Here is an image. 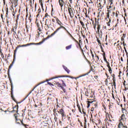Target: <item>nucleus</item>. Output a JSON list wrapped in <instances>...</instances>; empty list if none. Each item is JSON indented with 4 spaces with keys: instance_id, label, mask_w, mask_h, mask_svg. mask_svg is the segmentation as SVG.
I'll use <instances>...</instances> for the list:
<instances>
[{
    "instance_id": "obj_1",
    "label": "nucleus",
    "mask_w": 128,
    "mask_h": 128,
    "mask_svg": "<svg viewBox=\"0 0 128 128\" xmlns=\"http://www.w3.org/2000/svg\"><path fill=\"white\" fill-rule=\"evenodd\" d=\"M59 78H74V77L70 76H64V75H62V76H54L49 79H46V80L44 81H42L38 83L37 85H36L34 88L29 92L28 94L27 95V96H28L34 90V88H36L37 86H38L40 84H44V82H49V80H55L54 82H53V84H57L58 88H60L66 94V96H68V92H66V90L64 88V86H66V83H64V80H60L58 79Z\"/></svg>"
},
{
    "instance_id": "obj_2",
    "label": "nucleus",
    "mask_w": 128,
    "mask_h": 128,
    "mask_svg": "<svg viewBox=\"0 0 128 128\" xmlns=\"http://www.w3.org/2000/svg\"><path fill=\"white\" fill-rule=\"evenodd\" d=\"M52 35H48L46 38H44L42 41L38 43H30L26 44L18 45L17 47H16V50H14V60L12 63L9 66V70H10L12 68V66H14V60H16V54L18 48H24V46H32V44H36V46H38V44H44L45 40H48V38H52Z\"/></svg>"
},
{
    "instance_id": "obj_3",
    "label": "nucleus",
    "mask_w": 128,
    "mask_h": 128,
    "mask_svg": "<svg viewBox=\"0 0 128 128\" xmlns=\"http://www.w3.org/2000/svg\"><path fill=\"white\" fill-rule=\"evenodd\" d=\"M54 18H56V23L58 24V26H60V27L56 29V30L51 34V36H54V34H56V32H58L62 28L63 30H65V32H66L68 34V36H70V38H74V37H72V34H70V33L68 32V30L64 26H62V24H60V20L56 16H55L54 17Z\"/></svg>"
},
{
    "instance_id": "obj_4",
    "label": "nucleus",
    "mask_w": 128,
    "mask_h": 128,
    "mask_svg": "<svg viewBox=\"0 0 128 128\" xmlns=\"http://www.w3.org/2000/svg\"><path fill=\"white\" fill-rule=\"evenodd\" d=\"M126 114H122L121 116H120L119 118V124H118V126H122L124 124H126Z\"/></svg>"
},
{
    "instance_id": "obj_5",
    "label": "nucleus",
    "mask_w": 128,
    "mask_h": 128,
    "mask_svg": "<svg viewBox=\"0 0 128 128\" xmlns=\"http://www.w3.org/2000/svg\"><path fill=\"white\" fill-rule=\"evenodd\" d=\"M10 80L11 84V98L13 100H14V102H16V98H14V85L12 84V80L10 79Z\"/></svg>"
},
{
    "instance_id": "obj_6",
    "label": "nucleus",
    "mask_w": 128,
    "mask_h": 128,
    "mask_svg": "<svg viewBox=\"0 0 128 128\" xmlns=\"http://www.w3.org/2000/svg\"><path fill=\"white\" fill-rule=\"evenodd\" d=\"M14 116L16 118V124H20V122H21V124H22V126H24L26 124H24V121L18 118V114H14ZM18 120H20V122H18Z\"/></svg>"
},
{
    "instance_id": "obj_7",
    "label": "nucleus",
    "mask_w": 128,
    "mask_h": 128,
    "mask_svg": "<svg viewBox=\"0 0 128 128\" xmlns=\"http://www.w3.org/2000/svg\"><path fill=\"white\" fill-rule=\"evenodd\" d=\"M58 112L60 114H61L62 120H64V118L66 116V112H64V110L63 108L60 109V110H58Z\"/></svg>"
},
{
    "instance_id": "obj_8",
    "label": "nucleus",
    "mask_w": 128,
    "mask_h": 128,
    "mask_svg": "<svg viewBox=\"0 0 128 128\" xmlns=\"http://www.w3.org/2000/svg\"><path fill=\"white\" fill-rule=\"evenodd\" d=\"M16 30H18V22H16V24H15L14 26L12 27V28L11 30V32H13L16 34Z\"/></svg>"
},
{
    "instance_id": "obj_9",
    "label": "nucleus",
    "mask_w": 128,
    "mask_h": 128,
    "mask_svg": "<svg viewBox=\"0 0 128 128\" xmlns=\"http://www.w3.org/2000/svg\"><path fill=\"white\" fill-rule=\"evenodd\" d=\"M72 38L73 40H75L76 42V44H78L81 50V52H83V50L82 48V46H80V43H82V40H80V38H82L80 37L79 38V42H78V40H76V39H74V36H72Z\"/></svg>"
},
{
    "instance_id": "obj_10",
    "label": "nucleus",
    "mask_w": 128,
    "mask_h": 128,
    "mask_svg": "<svg viewBox=\"0 0 128 128\" xmlns=\"http://www.w3.org/2000/svg\"><path fill=\"white\" fill-rule=\"evenodd\" d=\"M68 12L70 18H72L74 16V9L68 7Z\"/></svg>"
},
{
    "instance_id": "obj_11",
    "label": "nucleus",
    "mask_w": 128,
    "mask_h": 128,
    "mask_svg": "<svg viewBox=\"0 0 128 128\" xmlns=\"http://www.w3.org/2000/svg\"><path fill=\"white\" fill-rule=\"evenodd\" d=\"M48 100H50V102L54 100V96L52 94H50L48 98Z\"/></svg>"
},
{
    "instance_id": "obj_12",
    "label": "nucleus",
    "mask_w": 128,
    "mask_h": 128,
    "mask_svg": "<svg viewBox=\"0 0 128 128\" xmlns=\"http://www.w3.org/2000/svg\"><path fill=\"white\" fill-rule=\"evenodd\" d=\"M91 72H94V69L92 68V67L90 68V70L88 72H87L84 74L80 76H79V78H82V76H88V74L90 73Z\"/></svg>"
},
{
    "instance_id": "obj_13",
    "label": "nucleus",
    "mask_w": 128,
    "mask_h": 128,
    "mask_svg": "<svg viewBox=\"0 0 128 128\" xmlns=\"http://www.w3.org/2000/svg\"><path fill=\"white\" fill-rule=\"evenodd\" d=\"M58 2L61 8H62V6H64V0H58Z\"/></svg>"
},
{
    "instance_id": "obj_14",
    "label": "nucleus",
    "mask_w": 128,
    "mask_h": 128,
    "mask_svg": "<svg viewBox=\"0 0 128 128\" xmlns=\"http://www.w3.org/2000/svg\"><path fill=\"white\" fill-rule=\"evenodd\" d=\"M123 85L124 86V90H128V84H126V80L124 81Z\"/></svg>"
},
{
    "instance_id": "obj_15",
    "label": "nucleus",
    "mask_w": 128,
    "mask_h": 128,
    "mask_svg": "<svg viewBox=\"0 0 128 128\" xmlns=\"http://www.w3.org/2000/svg\"><path fill=\"white\" fill-rule=\"evenodd\" d=\"M124 108H122V112L123 114H124V111L128 110V107H126V104H124Z\"/></svg>"
},
{
    "instance_id": "obj_16",
    "label": "nucleus",
    "mask_w": 128,
    "mask_h": 128,
    "mask_svg": "<svg viewBox=\"0 0 128 128\" xmlns=\"http://www.w3.org/2000/svg\"><path fill=\"white\" fill-rule=\"evenodd\" d=\"M99 20H98V27H97V30H98V32H100V22H98Z\"/></svg>"
},
{
    "instance_id": "obj_17",
    "label": "nucleus",
    "mask_w": 128,
    "mask_h": 128,
    "mask_svg": "<svg viewBox=\"0 0 128 128\" xmlns=\"http://www.w3.org/2000/svg\"><path fill=\"white\" fill-rule=\"evenodd\" d=\"M90 20H92V24L94 26H98V20L96 21V18H95V22L94 24V20H92V19H90Z\"/></svg>"
},
{
    "instance_id": "obj_18",
    "label": "nucleus",
    "mask_w": 128,
    "mask_h": 128,
    "mask_svg": "<svg viewBox=\"0 0 128 128\" xmlns=\"http://www.w3.org/2000/svg\"><path fill=\"white\" fill-rule=\"evenodd\" d=\"M62 67L63 68H64V70H66V72L68 74H70V70H68V68H66V66L63 65Z\"/></svg>"
},
{
    "instance_id": "obj_19",
    "label": "nucleus",
    "mask_w": 128,
    "mask_h": 128,
    "mask_svg": "<svg viewBox=\"0 0 128 128\" xmlns=\"http://www.w3.org/2000/svg\"><path fill=\"white\" fill-rule=\"evenodd\" d=\"M106 118L104 120V122H108V118H110V116H112V115L108 114V113L107 112L106 114Z\"/></svg>"
},
{
    "instance_id": "obj_20",
    "label": "nucleus",
    "mask_w": 128,
    "mask_h": 128,
    "mask_svg": "<svg viewBox=\"0 0 128 128\" xmlns=\"http://www.w3.org/2000/svg\"><path fill=\"white\" fill-rule=\"evenodd\" d=\"M45 24L52 25V21L48 19H46Z\"/></svg>"
},
{
    "instance_id": "obj_21",
    "label": "nucleus",
    "mask_w": 128,
    "mask_h": 128,
    "mask_svg": "<svg viewBox=\"0 0 128 128\" xmlns=\"http://www.w3.org/2000/svg\"><path fill=\"white\" fill-rule=\"evenodd\" d=\"M13 108V112H18V106H15L14 107L12 108Z\"/></svg>"
},
{
    "instance_id": "obj_22",
    "label": "nucleus",
    "mask_w": 128,
    "mask_h": 128,
    "mask_svg": "<svg viewBox=\"0 0 128 128\" xmlns=\"http://www.w3.org/2000/svg\"><path fill=\"white\" fill-rule=\"evenodd\" d=\"M80 22L82 28H84L85 30H86V26L84 25V22H82V20H80Z\"/></svg>"
},
{
    "instance_id": "obj_23",
    "label": "nucleus",
    "mask_w": 128,
    "mask_h": 128,
    "mask_svg": "<svg viewBox=\"0 0 128 128\" xmlns=\"http://www.w3.org/2000/svg\"><path fill=\"white\" fill-rule=\"evenodd\" d=\"M38 14H37L36 17L38 18V16H40V12H42V10H41L40 8H38Z\"/></svg>"
},
{
    "instance_id": "obj_24",
    "label": "nucleus",
    "mask_w": 128,
    "mask_h": 128,
    "mask_svg": "<svg viewBox=\"0 0 128 128\" xmlns=\"http://www.w3.org/2000/svg\"><path fill=\"white\" fill-rule=\"evenodd\" d=\"M93 102L92 101H88L87 102V108H88L90 106V104H92Z\"/></svg>"
},
{
    "instance_id": "obj_25",
    "label": "nucleus",
    "mask_w": 128,
    "mask_h": 128,
    "mask_svg": "<svg viewBox=\"0 0 128 128\" xmlns=\"http://www.w3.org/2000/svg\"><path fill=\"white\" fill-rule=\"evenodd\" d=\"M112 8H114V4H110L109 6H107V10H112Z\"/></svg>"
},
{
    "instance_id": "obj_26",
    "label": "nucleus",
    "mask_w": 128,
    "mask_h": 128,
    "mask_svg": "<svg viewBox=\"0 0 128 128\" xmlns=\"http://www.w3.org/2000/svg\"><path fill=\"white\" fill-rule=\"evenodd\" d=\"M72 44H70V45L66 46V48L67 50H70V48H72Z\"/></svg>"
},
{
    "instance_id": "obj_27",
    "label": "nucleus",
    "mask_w": 128,
    "mask_h": 128,
    "mask_svg": "<svg viewBox=\"0 0 128 128\" xmlns=\"http://www.w3.org/2000/svg\"><path fill=\"white\" fill-rule=\"evenodd\" d=\"M112 22V20L110 18H109V20L108 22H106V24L108 26H110V22Z\"/></svg>"
},
{
    "instance_id": "obj_28",
    "label": "nucleus",
    "mask_w": 128,
    "mask_h": 128,
    "mask_svg": "<svg viewBox=\"0 0 128 128\" xmlns=\"http://www.w3.org/2000/svg\"><path fill=\"white\" fill-rule=\"evenodd\" d=\"M88 94H90V92H88V89H86V90L85 92V96H88Z\"/></svg>"
},
{
    "instance_id": "obj_29",
    "label": "nucleus",
    "mask_w": 128,
    "mask_h": 128,
    "mask_svg": "<svg viewBox=\"0 0 128 128\" xmlns=\"http://www.w3.org/2000/svg\"><path fill=\"white\" fill-rule=\"evenodd\" d=\"M96 40L99 44V46H102V42H100V40H98V37H96Z\"/></svg>"
},
{
    "instance_id": "obj_30",
    "label": "nucleus",
    "mask_w": 128,
    "mask_h": 128,
    "mask_svg": "<svg viewBox=\"0 0 128 128\" xmlns=\"http://www.w3.org/2000/svg\"><path fill=\"white\" fill-rule=\"evenodd\" d=\"M77 106L80 112V114H82V109L80 108V104H78Z\"/></svg>"
},
{
    "instance_id": "obj_31",
    "label": "nucleus",
    "mask_w": 128,
    "mask_h": 128,
    "mask_svg": "<svg viewBox=\"0 0 128 128\" xmlns=\"http://www.w3.org/2000/svg\"><path fill=\"white\" fill-rule=\"evenodd\" d=\"M0 54L3 60H4V53L2 51H0Z\"/></svg>"
},
{
    "instance_id": "obj_32",
    "label": "nucleus",
    "mask_w": 128,
    "mask_h": 128,
    "mask_svg": "<svg viewBox=\"0 0 128 128\" xmlns=\"http://www.w3.org/2000/svg\"><path fill=\"white\" fill-rule=\"evenodd\" d=\"M118 14H120V12L118 11V10H116V18H118Z\"/></svg>"
},
{
    "instance_id": "obj_33",
    "label": "nucleus",
    "mask_w": 128,
    "mask_h": 128,
    "mask_svg": "<svg viewBox=\"0 0 128 128\" xmlns=\"http://www.w3.org/2000/svg\"><path fill=\"white\" fill-rule=\"evenodd\" d=\"M10 18L7 19L6 20V24H7L8 26H10Z\"/></svg>"
},
{
    "instance_id": "obj_34",
    "label": "nucleus",
    "mask_w": 128,
    "mask_h": 128,
    "mask_svg": "<svg viewBox=\"0 0 128 128\" xmlns=\"http://www.w3.org/2000/svg\"><path fill=\"white\" fill-rule=\"evenodd\" d=\"M96 55V60L97 62H98V60H100V57L96 55V54H95Z\"/></svg>"
},
{
    "instance_id": "obj_35",
    "label": "nucleus",
    "mask_w": 128,
    "mask_h": 128,
    "mask_svg": "<svg viewBox=\"0 0 128 128\" xmlns=\"http://www.w3.org/2000/svg\"><path fill=\"white\" fill-rule=\"evenodd\" d=\"M53 112H54V116H56V114H58V113H56V108H54L53 110Z\"/></svg>"
},
{
    "instance_id": "obj_36",
    "label": "nucleus",
    "mask_w": 128,
    "mask_h": 128,
    "mask_svg": "<svg viewBox=\"0 0 128 128\" xmlns=\"http://www.w3.org/2000/svg\"><path fill=\"white\" fill-rule=\"evenodd\" d=\"M105 84L107 86H108V78L106 79Z\"/></svg>"
},
{
    "instance_id": "obj_37",
    "label": "nucleus",
    "mask_w": 128,
    "mask_h": 128,
    "mask_svg": "<svg viewBox=\"0 0 128 128\" xmlns=\"http://www.w3.org/2000/svg\"><path fill=\"white\" fill-rule=\"evenodd\" d=\"M124 16H128V15L126 14V8H124Z\"/></svg>"
},
{
    "instance_id": "obj_38",
    "label": "nucleus",
    "mask_w": 128,
    "mask_h": 128,
    "mask_svg": "<svg viewBox=\"0 0 128 128\" xmlns=\"http://www.w3.org/2000/svg\"><path fill=\"white\" fill-rule=\"evenodd\" d=\"M108 68H109L108 70H109L110 74H112V68L109 67Z\"/></svg>"
},
{
    "instance_id": "obj_39",
    "label": "nucleus",
    "mask_w": 128,
    "mask_h": 128,
    "mask_svg": "<svg viewBox=\"0 0 128 128\" xmlns=\"http://www.w3.org/2000/svg\"><path fill=\"white\" fill-rule=\"evenodd\" d=\"M84 126H86V118L84 117Z\"/></svg>"
},
{
    "instance_id": "obj_40",
    "label": "nucleus",
    "mask_w": 128,
    "mask_h": 128,
    "mask_svg": "<svg viewBox=\"0 0 128 128\" xmlns=\"http://www.w3.org/2000/svg\"><path fill=\"white\" fill-rule=\"evenodd\" d=\"M68 120L70 122V126H72V120H70V117L68 116Z\"/></svg>"
},
{
    "instance_id": "obj_41",
    "label": "nucleus",
    "mask_w": 128,
    "mask_h": 128,
    "mask_svg": "<svg viewBox=\"0 0 128 128\" xmlns=\"http://www.w3.org/2000/svg\"><path fill=\"white\" fill-rule=\"evenodd\" d=\"M111 86H114V88H116V81L113 82L111 85Z\"/></svg>"
},
{
    "instance_id": "obj_42",
    "label": "nucleus",
    "mask_w": 128,
    "mask_h": 128,
    "mask_svg": "<svg viewBox=\"0 0 128 128\" xmlns=\"http://www.w3.org/2000/svg\"><path fill=\"white\" fill-rule=\"evenodd\" d=\"M114 104H112H112H110V106H109V108L110 110V108H112V107L114 106Z\"/></svg>"
},
{
    "instance_id": "obj_43",
    "label": "nucleus",
    "mask_w": 128,
    "mask_h": 128,
    "mask_svg": "<svg viewBox=\"0 0 128 128\" xmlns=\"http://www.w3.org/2000/svg\"><path fill=\"white\" fill-rule=\"evenodd\" d=\"M107 12H108L107 14H110V12H112V9L108 10Z\"/></svg>"
},
{
    "instance_id": "obj_44",
    "label": "nucleus",
    "mask_w": 128,
    "mask_h": 128,
    "mask_svg": "<svg viewBox=\"0 0 128 128\" xmlns=\"http://www.w3.org/2000/svg\"><path fill=\"white\" fill-rule=\"evenodd\" d=\"M14 4L15 5V6H18V1H16V0H14Z\"/></svg>"
},
{
    "instance_id": "obj_45",
    "label": "nucleus",
    "mask_w": 128,
    "mask_h": 128,
    "mask_svg": "<svg viewBox=\"0 0 128 128\" xmlns=\"http://www.w3.org/2000/svg\"><path fill=\"white\" fill-rule=\"evenodd\" d=\"M48 16H48V13H46L44 16V18H48Z\"/></svg>"
},
{
    "instance_id": "obj_46",
    "label": "nucleus",
    "mask_w": 128,
    "mask_h": 128,
    "mask_svg": "<svg viewBox=\"0 0 128 128\" xmlns=\"http://www.w3.org/2000/svg\"><path fill=\"white\" fill-rule=\"evenodd\" d=\"M126 33L124 32L122 34V36L121 38H126Z\"/></svg>"
},
{
    "instance_id": "obj_47",
    "label": "nucleus",
    "mask_w": 128,
    "mask_h": 128,
    "mask_svg": "<svg viewBox=\"0 0 128 128\" xmlns=\"http://www.w3.org/2000/svg\"><path fill=\"white\" fill-rule=\"evenodd\" d=\"M82 112L84 114V118L86 117V113L84 110V109L82 110Z\"/></svg>"
},
{
    "instance_id": "obj_48",
    "label": "nucleus",
    "mask_w": 128,
    "mask_h": 128,
    "mask_svg": "<svg viewBox=\"0 0 128 128\" xmlns=\"http://www.w3.org/2000/svg\"><path fill=\"white\" fill-rule=\"evenodd\" d=\"M8 8H6V16H8Z\"/></svg>"
},
{
    "instance_id": "obj_49",
    "label": "nucleus",
    "mask_w": 128,
    "mask_h": 128,
    "mask_svg": "<svg viewBox=\"0 0 128 128\" xmlns=\"http://www.w3.org/2000/svg\"><path fill=\"white\" fill-rule=\"evenodd\" d=\"M54 120L56 122H58V118H56V115L54 116Z\"/></svg>"
},
{
    "instance_id": "obj_50",
    "label": "nucleus",
    "mask_w": 128,
    "mask_h": 128,
    "mask_svg": "<svg viewBox=\"0 0 128 128\" xmlns=\"http://www.w3.org/2000/svg\"><path fill=\"white\" fill-rule=\"evenodd\" d=\"M24 126H25V128H30V126H28L26 124Z\"/></svg>"
},
{
    "instance_id": "obj_51",
    "label": "nucleus",
    "mask_w": 128,
    "mask_h": 128,
    "mask_svg": "<svg viewBox=\"0 0 128 128\" xmlns=\"http://www.w3.org/2000/svg\"><path fill=\"white\" fill-rule=\"evenodd\" d=\"M124 50H125L126 54V56H128V51L126 50V47H124Z\"/></svg>"
},
{
    "instance_id": "obj_52",
    "label": "nucleus",
    "mask_w": 128,
    "mask_h": 128,
    "mask_svg": "<svg viewBox=\"0 0 128 128\" xmlns=\"http://www.w3.org/2000/svg\"><path fill=\"white\" fill-rule=\"evenodd\" d=\"M92 54V60H94V54Z\"/></svg>"
},
{
    "instance_id": "obj_53",
    "label": "nucleus",
    "mask_w": 128,
    "mask_h": 128,
    "mask_svg": "<svg viewBox=\"0 0 128 128\" xmlns=\"http://www.w3.org/2000/svg\"><path fill=\"white\" fill-rule=\"evenodd\" d=\"M26 32H28V25L26 24Z\"/></svg>"
},
{
    "instance_id": "obj_54",
    "label": "nucleus",
    "mask_w": 128,
    "mask_h": 128,
    "mask_svg": "<svg viewBox=\"0 0 128 128\" xmlns=\"http://www.w3.org/2000/svg\"><path fill=\"white\" fill-rule=\"evenodd\" d=\"M104 60L106 63L108 62V60H106V58L104 57Z\"/></svg>"
},
{
    "instance_id": "obj_55",
    "label": "nucleus",
    "mask_w": 128,
    "mask_h": 128,
    "mask_svg": "<svg viewBox=\"0 0 128 128\" xmlns=\"http://www.w3.org/2000/svg\"><path fill=\"white\" fill-rule=\"evenodd\" d=\"M118 19H117V23L116 24V26H114L115 28H116V26H118Z\"/></svg>"
},
{
    "instance_id": "obj_56",
    "label": "nucleus",
    "mask_w": 128,
    "mask_h": 128,
    "mask_svg": "<svg viewBox=\"0 0 128 128\" xmlns=\"http://www.w3.org/2000/svg\"><path fill=\"white\" fill-rule=\"evenodd\" d=\"M109 2H110V4H114V0H109Z\"/></svg>"
},
{
    "instance_id": "obj_57",
    "label": "nucleus",
    "mask_w": 128,
    "mask_h": 128,
    "mask_svg": "<svg viewBox=\"0 0 128 128\" xmlns=\"http://www.w3.org/2000/svg\"><path fill=\"white\" fill-rule=\"evenodd\" d=\"M106 64H107V66H108V68H110V62H107Z\"/></svg>"
},
{
    "instance_id": "obj_58",
    "label": "nucleus",
    "mask_w": 128,
    "mask_h": 128,
    "mask_svg": "<svg viewBox=\"0 0 128 128\" xmlns=\"http://www.w3.org/2000/svg\"><path fill=\"white\" fill-rule=\"evenodd\" d=\"M48 84L49 86H54L50 82H48Z\"/></svg>"
},
{
    "instance_id": "obj_59",
    "label": "nucleus",
    "mask_w": 128,
    "mask_h": 128,
    "mask_svg": "<svg viewBox=\"0 0 128 128\" xmlns=\"http://www.w3.org/2000/svg\"><path fill=\"white\" fill-rule=\"evenodd\" d=\"M40 6H42V8H44V4H42V2H40Z\"/></svg>"
},
{
    "instance_id": "obj_60",
    "label": "nucleus",
    "mask_w": 128,
    "mask_h": 128,
    "mask_svg": "<svg viewBox=\"0 0 128 128\" xmlns=\"http://www.w3.org/2000/svg\"><path fill=\"white\" fill-rule=\"evenodd\" d=\"M106 18H110V14L108 13H107Z\"/></svg>"
},
{
    "instance_id": "obj_61",
    "label": "nucleus",
    "mask_w": 128,
    "mask_h": 128,
    "mask_svg": "<svg viewBox=\"0 0 128 128\" xmlns=\"http://www.w3.org/2000/svg\"><path fill=\"white\" fill-rule=\"evenodd\" d=\"M94 78L96 80H98V76H94Z\"/></svg>"
},
{
    "instance_id": "obj_62",
    "label": "nucleus",
    "mask_w": 128,
    "mask_h": 128,
    "mask_svg": "<svg viewBox=\"0 0 128 128\" xmlns=\"http://www.w3.org/2000/svg\"><path fill=\"white\" fill-rule=\"evenodd\" d=\"M102 106H103L104 110H106V105L103 104V105H102Z\"/></svg>"
},
{
    "instance_id": "obj_63",
    "label": "nucleus",
    "mask_w": 128,
    "mask_h": 128,
    "mask_svg": "<svg viewBox=\"0 0 128 128\" xmlns=\"http://www.w3.org/2000/svg\"><path fill=\"white\" fill-rule=\"evenodd\" d=\"M38 30H39V32H42V29L40 27L38 28Z\"/></svg>"
},
{
    "instance_id": "obj_64",
    "label": "nucleus",
    "mask_w": 128,
    "mask_h": 128,
    "mask_svg": "<svg viewBox=\"0 0 128 128\" xmlns=\"http://www.w3.org/2000/svg\"><path fill=\"white\" fill-rule=\"evenodd\" d=\"M112 80H113V82H116V77H114L112 78Z\"/></svg>"
}]
</instances>
